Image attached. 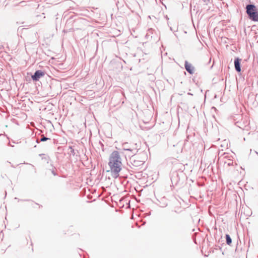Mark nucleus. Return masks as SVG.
<instances>
[{
	"label": "nucleus",
	"mask_w": 258,
	"mask_h": 258,
	"mask_svg": "<svg viewBox=\"0 0 258 258\" xmlns=\"http://www.w3.org/2000/svg\"><path fill=\"white\" fill-rule=\"evenodd\" d=\"M232 163H233V162H231V163H228V165H230V164H231V165H232Z\"/></svg>",
	"instance_id": "obj_11"
},
{
	"label": "nucleus",
	"mask_w": 258,
	"mask_h": 258,
	"mask_svg": "<svg viewBox=\"0 0 258 258\" xmlns=\"http://www.w3.org/2000/svg\"><path fill=\"white\" fill-rule=\"evenodd\" d=\"M246 9L249 19L253 21H258V12L256 7L253 5H248L246 6Z\"/></svg>",
	"instance_id": "obj_2"
},
{
	"label": "nucleus",
	"mask_w": 258,
	"mask_h": 258,
	"mask_svg": "<svg viewBox=\"0 0 258 258\" xmlns=\"http://www.w3.org/2000/svg\"><path fill=\"white\" fill-rule=\"evenodd\" d=\"M226 243L228 245H230L232 243V240L230 236L228 234L226 235Z\"/></svg>",
	"instance_id": "obj_7"
},
{
	"label": "nucleus",
	"mask_w": 258,
	"mask_h": 258,
	"mask_svg": "<svg viewBox=\"0 0 258 258\" xmlns=\"http://www.w3.org/2000/svg\"><path fill=\"white\" fill-rule=\"evenodd\" d=\"M108 164L110 169L107 170V172H110L113 178H116L118 177L119 173L121 170L122 164L108 162Z\"/></svg>",
	"instance_id": "obj_1"
},
{
	"label": "nucleus",
	"mask_w": 258,
	"mask_h": 258,
	"mask_svg": "<svg viewBox=\"0 0 258 258\" xmlns=\"http://www.w3.org/2000/svg\"><path fill=\"white\" fill-rule=\"evenodd\" d=\"M185 68L186 70L190 74L194 73V68L193 66L187 61H185Z\"/></svg>",
	"instance_id": "obj_5"
},
{
	"label": "nucleus",
	"mask_w": 258,
	"mask_h": 258,
	"mask_svg": "<svg viewBox=\"0 0 258 258\" xmlns=\"http://www.w3.org/2000/svg\"><path fill=\"white\" fill-rule=\"evenodd\" d=\"M48 139H49L48 138L45 137L43 135H42V138H41L40 141L41 142H44V141L48 140Z\"/></svg>",
	"instance_id": "obj_8"
},
{
	"label": "nucleus",
	"mask_w": 258,
	"mask_h": 258,
	"mask_svg": "<svg viewBox=\"0 0 258 258\" xmlns=\"http://www.w3.org/2000/svg\"><path fill=\"white\" fill-rule=\"evenodd\" d=\"M125 151H130L132 152V155H135L136 154V151L135 150H131V149H124Z\"/></svg>",
	"instance_id": "obj_9"
},
{
	"label": "nucleus",
	"mask_w": 258,
	"mask_h": 258,
	"mask_svg": "<svg viewBox=\"0 0 258 258\" xmlns=\"http://www.w3.org/2000/svg\"><path fill=\"white\" fill-rule=\"evenodd\" d=\"M44 75V73L41 71H37L34 75L32 76V79L33 81H37Z\"/></svg>",
	"instance_id": "obj_4"
},
{
	"label": "nucleus",
	"mask_w": 258,
	"mask_h": 258,
	"mask_svg": "<svg viewBox=\"0 0 258 258\" xmlns=\"http://www.w3.org/2000/svg\"><path fill=\"white\" fill-rule=\"evenodd\" d=\"M240 60H241L240 59L237 58L235 59V61H234V66H235V69L238 72H240L241 71L240 66Z\"/></svg>",
	"instance_id": "obj_6"
},
{
	"label": "nucleus",
	"mask_w": 258,
	"mask_h": 258,
	"mask_svg": "<svg viewBox=\"0 0 258 258\" xmlns=\"http://www.w3.org/2000/svg\"><path fill=\"white\" fill-rule=\"evenodd\" d=\"M178 205H177V207L178 208V209H177V211H175L176 212H179L180 211L179 210L181 209V204L180 203H179Z\"/></svg>",
	"instance_id": "obj_10"
},
{
	"label": "nucleus",
	"mask_w": 258,
	"mask_h": 258,
	"mask_svg": "<svg viewBox=\"0 0 258 258\" xmlns=\"http://www.w3.org/2000/svg\"><path fill=\"white\" fill-rule=\"evenodd\" d=\"M108 162L122 164L120 156L117 151H114L111 153Z\"/></svg>",
	"instance_id": "obj_3"
}]
</instances>
